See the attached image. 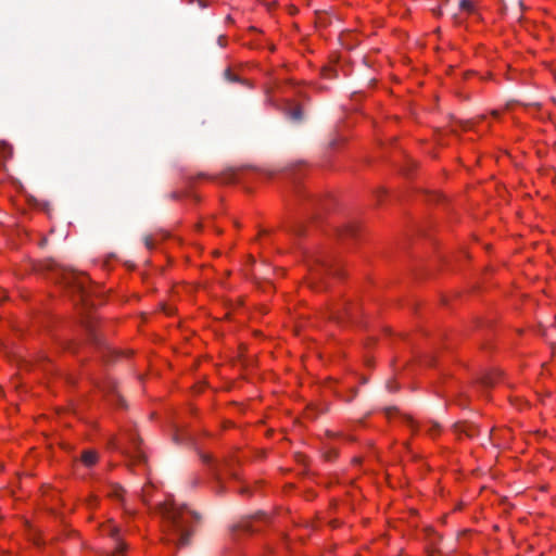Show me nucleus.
I'll list each match as a JSON object with an SVG mask.
<instances>
[{
  "label": "nucleus",
  "instance_id": "1",
  "mask_svg": "<svg viewBox=\"0 0 556 556\" xmlns=\"http://www.w3.org/2000/svg\"><path fill=\"white\" fill-rule=\"evenodd\" d=\"M159 509L164 519V542H174L178 548L188 546L193 533L192 522L197 518L195 513L186 506L167 503L160 504Z\"/></svg>",
  "mask_w": 556,
  "mask_h": 556
},
{
  "label": "nucleus",
  "instance_id": "2",
  "mask_svg": "<svg viewBox=\"0 0 556 556\" xmlns=\"http://www.w3.org/2000/svg\"><path fill=\"white\" fill-rule=\"evenodd\" d=\"M125 439L127 444L121 442L116 437H112L109 446L128 457L130 465L146 464L147 456L141 448V439L131 431L125 433Z\"/></svg>",
  "mask_w": 556,
  "mask_h": 556
},
{
  "label": "nucleus",
  "instance_id": "3",
  "mask_svg": "<svg viewBox=\"0 0 556 556\" xmlns=\"http://www.w3.org/2000/svg\"><path fill=\"white\" fill-rule=\"evenodd\" d=\"M61 281L66 288L78 293L80 300L87 304L91 295V288L87 285L88 277L84 273L64 269L61 274Z\"/></svg>",
  "mask_w": 556,
  "mask_h": 556
},
{
  "label": "nucleus",
  "instance_id": "4",
  "mask_svg": "<svg viewBox=\"0 0 556 556\" xmlns=\"http://www.w3.org/2000/svg\"><path fill=\"white\" fill-rule=\"evenodd\" d=\"M103 533L113 538L115 541L114 551L105 553L104 556H123L127 549V545L119 536V529L113 525H109L103 528Z\"/></svg>",
  "mask_w": 556,
  "mask_h": 556
},
{
  "label": "nucleus",
  "instance_id": "5",
  "mask_svg": "<svg viewBox=\"0 0 556 556\" xmlns=\"http://www.w3.org/2000/svg\"><path fill=\"white\" fill-rule=\"evenodd\" d=\"M453 430L457 435H466L467 438H473L478 433L477 427L468 422H457L453 426Z\"/></svg>",
  "mask_w": 556,
  "mask_h": 556
},
{
  "label": "nucleus",
  "instance_id": "6",
  "mask_svg": "<svg viewBox=\"0 0 556 556\" xmlns=\"http://www.w3.org/2000/svg\"><path fill=\"white\" fill-rule=\"evenodd\" d=\"M86 330L88 332V338H89V341L94 344L96 346H98L99 349H103L104 352H108L109 354H114L115 352L113 350H111L110 348H106L104 346V343L101 341V339L99 338L98 333L96 332L93 326L91 325L90 321H88L86 324Z\"/></svg>",
  "mask_w": 556,
  "mask_h": 556
},
{
  "label": "nucleus",
  "instance_id": "7",
  "mask_svg": "<svg viewBox=\"0 0 556 556\" xmlns=\"http://www.w3.org/2000/svg\"><path fill=\"white\" fill-rule=\"evenodd\" d=\"M500 377H501V371L497 370V369H494V370L484 372L480 377L479 383L483 388H491V387H493L498 381Z\"/></svg>",
  "mask_w": 556,
  "mask_h": 556
},
{
  "label": "nucleus",
  "instance_id": "8",
  "mask_svg": "<svg viewBox=\"0 0 556 556\" xmlns=\"http://www.w3.org/2000/svg\"><path fill=\"white\" fill-rule=\"evenodd\" d=\"M359 228L356 223H348L342 228L338 229V236L342 239L344 238H356Z\"/></svg>",
  "mask_w": 556,
  "mask_h": 556
},
{
  "label": "nucleus",
  "instance_id": "9",
  "mask_svg": "<svg viewBox=\"0 0 556 556\" xmlns=\"http://www.w3.org/2000/svg\"><path fill=\"white\" fill-rule=\"evenodd\" d=\"M288 117L293 122H302L304 118L303 110L300 105H291L287 111Z\"/></svg>",
  "mask_w": 556,
  "mask_h": 556
},
{
  "label": "nucleus",
  "instance_id": "10",
  "mask_svg": "<svg viewBox=\"0 0 556 556\" xmlns=\"http://www.w3.org/2000/svg\"><path fill=\"white\" fill-rule=\"evenodd\" d=\"M98 460V454L96 451L87 450L84 451L81 454V462L85 466L91 467L93 466Z\"/></svg>",
  "mask_w": 556,
  "mask_h": 556
},
{
  "label": "nucleus",
  "instance_id": "11",
  "mask_svg": "<svg viewBox=\"0 0 556 556\" xmlns=\"http://www.w3.org/2000/svg\"><path fill=\"white\" fill-rule=\"evenodd\" d=\"M233 533L236 531H244V532H253L254 529L252 528V525H251V521L250 519H244L242 521H240L239 523L237 525H233L230 529Z\"/></svg>",
  "mask_w": 556,
  "mask_h": 556
},
{
  "label": "nucleus",
  "instance_id": "12",
  "mask_svg": "<svg viewBox=\"0 0 556 556\" xmlns=\"http://www.w3.org/2000/svg\"><path fill=\"white\" fill-rule=\"evenodd\" d=\"M344 316L354 317V312L352 308L344 307L342 311H337L333 313V318L338 321L342 320Z\"/></svg>",
  "mask_w": 556,
  "mask_h": 556
},
{
  "label": "nucleus",
  "instance_id": "13",
  "mask_svg": "<svg viewBox=\"0 0 556 556\" xmlns=\"http://www.w3.org/2000/svg\"><path fill=\"white\" fill-rule=\"evenodd\" d=\"M124 489L121 485L114 484L111 486V491L108 493L110 497L122 500L124 494Z\"/></svg>",
  "mask_w": 556,
  "mask_h": 556
},
{
  "label": "nucleus",
  "instance_id": "14",
  "mask_svg": "<svg viewBox=\"0 0 556 556\" xmlns=\"http://www.w3.org/2000/svg\"><path fill=\"white\" fill-rule=\"evenodd\" d=\"M320 267L323 268V270L328 271L334 276L339 275V270L337 268H334L333 264L330 261H327V260L320 261Z\"/></svg>",
  "mask_w": 556,
  "mask_h": 556
},
{
  "label": "nucleus",
  "instance_id": "15",
  "mask_svg": "<svg viewBox=\"0 0 556 556\" xmlns=\"http://www.w3.org/2000/svg\"><path fill=\"white\" fill-rule=\"evenodd\" d=\"M214 479H215L216 483L219 486V491L222 492L223 489H224V486H223V479H222V472L219 471V469L217 467L214 468Z\"/></svg>",
  "mask_w": 556,
  "mask_h": 556
},
{
  "label": "nucleus",
  "instance_id": "16",
  "mask_svg": "<svg viewBox=\"0 0 556 556\" xmlns=\"http://www.w3.org/2000/svg\"><path fill=\"white\" fill-rule=\"evenodd\" d=\"M222 179H223L224 182H231V181H233V179H235V170L233 169L226 170L223 174Z\"/></svg>",
  "mask_w": 556,
  "mask_h": 556
},
{
  "label": "nucleus",
  "instance_id": "17",
  "mask_svg": "<svg viewBox=\"0 0 556 556\" xmlns=\"http://www.w3.org/2000/svg\"><path fill=\"white\" fill-rule=\"evenodd\" d=\"M224 467H225V470L227 471V473H229V476H230L231 478H235V479H236V478L238 477L237 472L232 469V467H231V463H230V462L225 460V462H224Z\"/></svg>",
  "mask_w": 556,
  "mask_h": 556
},
{
  "label": "nucleus",
  "instance_id": "18",
  "mask_svg": "<svg viewBox=\"0 0 556 556\" xmlns=\"http://www.w3.org/2000/svg\"><path fill=\"white\" fill-rule=\"evenodd\" d=\"M150 491H151V486L150 485H146L141 490V498H142V501L144 503H148V500L150 497Z\"/></svg>",
  "mask_w": 556,
  "mask_h": 556
},
{
  "label": "nucleus",
  "instance_id": "19",
  "mask_svg": "<svg viewBox=\"0 0 556 556\" xmlns=\"http://www.w3.org/2000/svg\"><path fill=\"white\" fill-rule=\"evenodd\" d=\"M459 8L465 11H471L472 10V3L469 0H462L459 2Z\"/></svg>",
  "mask_w": 556,
  "mask_h": 556
},
{
  "label": "nucleus",
  "instance_id": "20",
  "mask_svg": "<svg viewBox=\"0 0 556 556\" xmlns=\"http://www.w3.org/2000/svg\"><path fill=\"white\" fill-rule=\"evenodd\" d=\"M224 75H225V78L231 83L239 80V78L235 74H232V72L230 70H226Z\"/></svg>",
  "mask_w": 556,
  "mask_h": 556
},
{
  "label": "nucleus",
  "instance_id": "21",
  "mask_svg": "<svg viewBox=\"0 0 556 556\" xmlns=\"http://www.w3.org/2000/svg\"><path fill=\"white\" fill-rule=\"evenodd\" d=\"M323 74H324V77L329 78V79L337 76V72L334 70L328 68V67L324 68Z\"/></svg>",
  "mask_w": 556,
  "mask_h": 556
},
{
  "label": "nucleus",
  "instance_id": "22",
  "mask_svg": "<svg viewBox=\"0 0 556 556\" xmlns=\"http://www.w3.org/2000/svg\"><path fill=\"white\" fill-rule=\"evenodd\" d=\"M1 151L5 154H12V147L5 142H2L1 144Z\"/></svg>",
  "mask_w": 556,
  "mask_h": 556
},
{
  "label": "nucleus",
  "instance_id": "23",
  "mask_svg": "<svg viewBox=\"0 0 556 556\" xmlns=\"http://www.w3.org/2000/svg\"><path fill=\"white\" fill-rule=\"evenodd\" d=\"M440 425L435 421L431 422V427L429 428L428 432L433 435L437 431H439Z\"/></svg>",
  "mask_w": 556,
  "mask_h": 556
},
{
  "label": "nucleus",
  "instance_id": "24",
  "mask_svg": "<svg viewBox=\"0 0 556 556\" xmlns=\"http://www.w3.org/2000/svg\"><path fill=\"white\" fill-rule=\"evenodd\" d=\"M200 457H201L202 462L205 464H211L213 462V458L210 454L201 453Z\"/></svg>",
  "mask_w": 556,
  "mask_h": 556
},
{
  "label": "nucleus",
  "instance_id": "25",
  "mask_svg": "<svg viewBox=\"0 0 556 556\" xmlns=\"http://www.w3.org/2000/svg\"><path fill=\"white\" fill-rule=\"evenodd\" d=\"M144 244H146V247H147L148 249H152V247H153L152 238H151V237H149V236H147V237L144 238Z\"/></svg>",
  "mask_w": 556,
  "mask_h": 556
},
{
  "label": "nucleus",
  "instance_id": "26",
  "mask_svg": "<svg viewBox=\"0 0 556 556\" xmlns=\"http://www.w3.org/2000/svg\"><path fill=\"white\" fill-rule=\"evenodd\" d=\"M338 142H339V139L333 138L332 140L329 141L328 146H329V148L334 149L338 146Z\"/></svg>",
  "mask_w": 556,
  "mask_h": 556
},
{
  "label": "nucleus",
  "instance_id": "27",
  "mask_svg": "<svg viewBox=\"0 0 556 556\" xmlns=\"http://www.w3.org/2000/svg\"><path fill=\"white\" fill-rule=\"evenodd\" d=\"M428 556H443L442 552L440 549L432 551Z\"/></svg>",
  "mask_w": 556,
  "mask_h": 556
},
{
  "label": "nucleus",
  "instance_id": "28",
  "mask_svg": "<svg viewBox=\"0 0 556 556\" xmlns=\"http://www.w3.org/2000/svg\"><path fill=\"white\" fill-rule=\"evenodd\" d=\"M387 388H388V389H389V391H391V392H393V391H395V390L397 389V387H396V386H394V384H392L391 382H388Z\"/></svg>",
  "mask_w": 556,
  "mask_h": 556
},
{
  "label": "nucleus",
  "instance_id": "29",
  "mask_svg": "<svg viewBox=\"0 0 556 556\" xmlns=\"http://www.w3.org/2000/svg\"><path fill=\"white\" fill-rule=\"evenodd\" d=\"M97 503V498L94 496H90V498L88 500V504L91 506V505H94Z\"/></svg>",
  "mask_w": 556,
  "mask_h": 556
},
{
  "label": "nucleus",
  "instance_id": "30",
  "mask_svg": "<svg viewBox=\"0 0 556 556\" xmlns=\"http://www.w3.org/2000/svg\"><path fill=\"white\" fill-rule=\"evenodd\" d=\"M393 410H395V408H394V407H388V408H386V415L389 417Z\"/></svg>",
  "mask_w": 556,
  "mask_h": 556
},
{
  "label": "nucleus",
  "instance_id": "31",
  "mask_svg": "<svg viewBox=\"0 0 556 556\" xmlns=\"http://www.w3.org/2000/svg\"><path fill=\"white\" fill-rule=\"evenodd\" d=\"M333 457H336V451H331V452H329V453L327 454V458H328V459H331V458H333Z\"/></svg>",
  "mask_w": 556,
  "mask_h": 556
},
{
  "label": "nucleus",
  "instance_id": "32",
  "mask_svg": "<svg viewBox=\"0 0 556 556\" xmlns=\"http://www.w3.org/2000/svg\"><path fill=\"white\" fill-rule=\"evenodd\" d=\"M356 393H357V390H356V389H354V390H353V394H352V396L348 397L345 401H346V402H351V401H352V399L356 395Z\"/></svg>",
  "mask_w": 556,
  "mask_h": 556
},
{
  "label": "nucleus",
  "instance_id": "33",
  "mask_svg": "<svg viewBox=\"0 0 556 556\" xmlns=\"http://www.w3.org/2000/svg\"><path fill=\"white\" fill-rule=\"evenodd\" d=\"M170 198L176 200L179 198V194L177 192H173V193H170Z\"/></svg>",
  "mask_w": 556,
  "mask_h": 556
},
{
  "label": "nucleus",
  "instance_id": "34",
  "mask_svg": "<svg viewBox=\"0 0 556 556\" xmlns=\"http://www.w3.org/2000/svg\"><path fill=\"white\" fill-rule=\"evenodd\" d=\"M265 515L263 513H258L257 515L254 516V518H261V517H264Z\"/></svg>",
  "mask_w": 556,
  "mask_h": 556
},
{
  "label": "nucleus",
  "instance_id": "35",
  "mask_svg": "<svg viewBox=\"0 0 556 556\" xmlns=\"http://www.w3.org/2000/svg\"><path fill=\"white\" fill-rule=\"evenodd\" d=\"M407 420L409 421V424H410V425H413V424H414L413 419H410V418H408V417H407Z\"/></svg>",
  "mask_w": 556,
  "mask_h": 556
},
{
  "label": "nucleus",
  "instance_id": "36",
  "mask_svg": "<svg viewBox=\"0 0 556 556\" xmlns=\"http://www.w3.org/2000/svg\"><path fill=\"white\" fill-rule=\"evenodd\" d=\"M492 114H493L494 116H497V114H498V113H497V111H493V113H492Z\"/></svg>",
  "mask_w": 556,
  "mask_h": 556
},
{
  "label": "nucleus",
  "instance_id": "37",
  "mask_svg": "<svg viewBox=\"0 0 556 556\" xmlns=\"http://www.w3.org/2000/svg\"><path fill=\"white\" fill-rule=\"evenodd\" d=\"M240 492H241V493H245V492H247V490H245V489H241V490H240Z\"/></svg>",
  "mask_w": 556,
  "mask_h": 556
}]
</instances>
